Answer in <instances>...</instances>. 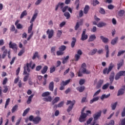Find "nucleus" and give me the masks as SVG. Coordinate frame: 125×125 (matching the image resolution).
Instances as JSON below:
<instances>
[{
  "mask_svg": "<svg viewBox=\"0 0 125 125\" xmlns=\"http://www.w3.org/2000/svg\"><path fill=\"white\" fill-rule=\"evenodd\" d=\"M17 29H22L23 28V25L20 23H18V24H17L16 25Z\"/></svg>",
  "mask_w": 125,
  "mask_h": 125,
  "instance_id": "e2e57ef3",
  "label": "nucleus"
},
{
  "mask_svg": "<svg viewBox=\"0 0 125 125\" xmlns=\"http://www.w3.org/2000/svg\"><path fill=\"white\" fill-rule=\"evenodd\" d=\"M83 70H80L79 72H78V77H82V76H83Z\"/></svg>",
  "mask_w": 125,
  "mask_h": 125,
  "instance_id": "680f3d73",
  "label": "nucleus"
},
{
  "mask_svg": "<svg viewBox=\"0 0 125 125\" xmlns=\"http://www.w3.org/2000/svg\"><path fill=\"white\" fill-rule=\"evenodd\" d=\"M117 105H118V102H115L111 104V108L112 110H115L117 107Z\"/></svg>",
  "mask_w": 125,
  "mask_h": 125,
  "instance_id": "c9c22d12",
  "label": "nucleus"
},
{
  "mask_svg": "<svg viewBox=\"0 0 125 125\" xmlns=\"http://www.w3.org/2000/svg\"><path fill=\"white\" fill-rule=\"evenodd\" d=\"M96 52H97V49H94L89 53V54L90 55H94Z\"/></svg>",
  "mask_w": 125,
  "mask_h": 125,
  "instance_id": "f704fd0d",
  "label": "nucleus"
},
{
  "mask_svg": "<svg viewBox=\"0 0 125 125\" xmlns=\"http://www.w3.org/2000/svg\"><path fill=\"white\" fill-rule=\"evenodd\" d=\"M27 15V11L24 10L23 12H22L20 18L21 19H22L24 16H26Z\"/></svg>",
  "mask_w": 125,
  "mask_h": 125,
  "instance_id": "e433bc0d",
  "label": "nucleus"
},
{
  "mask_svg": "<svg viewBox=\"0 0 125 125\" xmlns=\"http://www.w3.org/2000/svg\"><path fill=\"white\" fill-rule=\"evenodd\" d=\"M41 120L42 119L41 118V117L37 116L33 119V122L34 124H39V123L41 122Z\"/></svg>",
  "mask_w": 125,
  "mask_h": 125,
  "instance_id": "dca6fc26",
  "label": "nucleus"
},
{
  "mask_svg": "<svg viewBox=\"0 0 125 125\" xmlns=\"http://www.w3.org/2000/svg\"><path fill=\"white\" fill-rule=\"evenodd\" d=\"M48 67L47 66H44L43 69L41 71L42 74H44L46 72H47V69Z\"/></svg>",
  "mask_w": 125,
  "mask_h": 125,
  "instance_id": "cd10ccee",
  "label": "nucleus"
},
{
  "mask_svg": "<svg viewBox=\"0 0 125 125\" xmlns=\"http://www.w3.org/2000/svg\"><path fill=\"white\" fill-rule=\"evenodd\" d=\"M46 34L48 35V39H51L53 37L54 31L53 29H48L46 31Z\"/></svg>",
  "mask_w": 125,
  "mask_h": 125,
  "instance_id": "9d476101",
  "label": "nucleus"
},
{
  "mask_svg": "<svg viewBox=\"0 0 125 125\" xmlns=\"http://www.w3.org/2000/svg\"><path fill=\"white\" fill-rule=\"evenodd\" d=\"M60 100V97H56L52 101V104H55L56 103H57V102H59Z\"/></svg>",
  "mask_w": 125,
  "mask_h": 125,
  "instance_id": "a878e982",
  "label": "nucleus"
},
{
  "mask_svg": "<svg viewBox=\"0 0 125 125\" xmlns=\"http://www.w3.org/2000/svg\"><path fill=\"white\" fill-rule=\"evenodd\" d=\"M30 111V108L28 107L27 108H26L23 112V114H22V116L23 117H25V116H26V115H27V114H28V113H29V111Z\"/></svg>",
  "mask_w": 125,
  "mask_h": 125,
  "instance_id": "473e14b6",
  "label": "nucleus"
},
{
  "mask_svg": "<svg viewBox=\"0 0 125 125\" xmlns=\"http://www.w3.org/2000/svg\"><path fill=\"white\" fill-rule=\"evenodd\" d=\"M123 65H124V60H122L121 61H120V62H119L118 64V67L117 69L118 70H120V68H121V67H122V66H123Z\"/></svg>",
  "mask_w": 125,
  "mask_h": 125,
  "instance_id": "c85d7f7f",
  "label": "nucleus"
},
{
  "mask_svg": "<svg viewBox=\"0 0 125 125\" xmlns=\"http://www.w3.org/2000/svg\"><path fill=\"white\" fill-rule=\"evenodd\" d=\"M23 75H26L23 78V82H27V81H28V79H29V76L30 75V74L27 73L26 66L24 67V71L23 73Z\"/></svg>",
  "mask_w": 125,
  "mask_h": 125,
  "instance_id": "6e6552de",
  "label": "nucleus"
},
{
  "mask_svg": "<svg viewBox=\"0 0 125 125\" xmlns=\"http://www.w3.org/2000/svg\"><path fill=\"white\" fill-rule=\"evenodd\" d=\"M120 78H121V75L119 74V73H118L116 74V75L115 76V79L117 81V80H119V79H120Z\"/></svg>",
  "mask_w": 125,
  "mask_h": 125,
  "instance_id": "052dcab7",
  "label": "nucleus"
},
{
  "mask_svg": "<svg viewBox=\"0 0 125 125\" xmlns=\"http://www.w3.org/2000/svg\"><path fill=\"white\" fill-rule=\"evenodd\" d=\"M110 94H108L107 95H106V94H103L101 96L100 99H101V100H104V99H106L108 98L109 97Z\"/></svg>",
  "mask_w": 125,
  "mask_h": 125,
  "instance_id": "6ab92c4d",
  "label": "nucleus"
},
{
  "mask_svg": "<svg viewBox=\"0 0 125 125\" xmlns=\"http://www.w3.org/2000/svg\"><path fill=\"white\" fill-rule=\"evenodd\" d=\"M75 103H76V101L75 100H73L72 101H67L66 105H70L69 106L73 107L74 105H75Z\"/></svg>",
  "mask_w": 125,
  "mask_h": 125,
  "instance_id": "f3484780",
  "label": "nucleus"
},
{
  "mask_svg": "<svg viewBox=\"0 0 125 125\" xmlns=\"http://www.w3.org/2000/svg\"><path fill=\"white\" fill-rule=\"evenodd\" d=\"M62 12H65V11H69L71 13H72V9L71 8L66 6L62 8Z\"/></svg>",
  "mask_w": 125,
  "mask_h": 125,
  "instance_id": "4468645a",
  "label": "nucleus"
},
{
  "mask_svg": "<svg viewBox=\"0 0 125 125\" xmlns=\"http://www.w3.org/2000/svg\"><path fill=\"white\" fill-rule=\"evenodd\" d=\"M99 96H94L93 98L90 101V104H92L94 102H96V101H98L99 100Z\"/></svg>",
  "mask_w": 125,
  "mask_h": 125,
  "instance_id": "ddd939ff",
  "label": "nucleus"
},
{
  "mask_svg": "<svg viewBox=\"0 0 125 125\" xmlns=\"http://www.w3.org/2000/svg\"><path fill=\"white\" fill-rule=\"evenodd\" d=\"M54 87V83H53V82H52L50 83L49 85V90H51V91H53Z\"/></svg>",
  "mask_w": 125,
  "mask_h": 125,
  "instance_id": "4be33fe9",
  "label": "nucleus"
},
{
  "mask_svg": "<svg viewBox=\"0 0 125 125\" xmlns=\"http://www.w3.org/2000/svg\"><path fill=\"white\" fill-rule=\"evenodd\" d=\"M125 52V50L119 51L118 53L117 56H121V55H122V54H124Z\"/></svg>",
  "mask_w": 125,
  "mask_h": 125,
  "instance_id": "3c124183",
  "label": "nucleus"
},
{
  "mask_svg": "<svg viewBox=\"0 0 125 125\" xmlns=\"http://www.w3.org/2000/svg\"><path fill=\"white\" fill-rule=\"evenodd\" d=\"M111 72L108 68H105L103 71L104 75H108Z\"/></svg>",
  "mask_w": 125,
  "mask_h": 125,
  "instance_id": "b1692460",
  "label": "nucleus"
},
{
  "mask_svg": "<svg viewBox=\"0 0 125 125\" xmlns=\"http://www.w3.org/2000/svg\"><path fill=\"white\" fill-rule=\"evenodd\" d=\"M62 36V31L61 30H58L57 33V37L59 38Z\"/></svg>",
  "mask_w": 125,
  "mask_h": 125,
  "instance_id": "c03bdc74",
  "label": "nucleus"
},
{
  "mask_svg": "<svg viewBox=\"0 0 125 125\" xmlns=\"http://www.w3.org/2000/svg\"><path fill=\"white\" fill-rule=\"evenodd\" d=\"M7 53H8V58H9V59L11 58V56H10V53H11L10 51H9L7 52V50L5 49L4 51H3L2 55L0 54V62L2 61L1 59H4V58H5V57H6V55H7Z\"/></svg>",
  "mask_w": 125,
  "mask_h": 125,
  "instance_id": "7ed1b4c3",
  "label": "nucleus"
},
{
  "mask_svg": "<svg viewBox=\"0 0 125 125\" xmlns=\"http://www.w3.org/2000/svg\"><path fill=\"white\" fill-rule=\"evenodd\" d=\"M80 58H81V56H79V55L75 54V61H79L80 60Z\"/></svg>",
  "mask_w": 125,
  "mask_h": 125,
  "instance_id": "09e8293b",
  "label": "nucleus"
},
{
  "mask_svg": "<svg viewBox=\"0 0 125 125\" xmlns=\"http://www.w3.org/2000/svg\"><path fill=\"white\" fill-rule=\"evenodd\" d=\"M18 109V105H15L12 109V113H14Z\"/></svg>",
  "mask_w": 125,
  "mask_h": 125,
  "instance_id": "4c0bfd02",
  "label": "nucleus"
},
{
  "mask_svg": "<svg viewBox=\"0 0 125 125\" xmlns=\"http://www.w3.org/2000/svg\"><path fill=\"white\" fill-rule=\"evenodd\" d=\"M89 9V6L88 5H86L85 8H84V14H86L87 12H88V10Z\"/></svg>",
  "mask_w": 125,
  "mask_h": 125,
  "instance_id": "37998d69",
  "label": "nucleus"
},
{
  "mask_svg": "<svg viewBox=\"0 0 125 125\" xmlns=\"http://www.w3.org/2000/svg\"><path fill=\"white\" fill-rule=\"evenodd\" d=\"M9 102H10V99L8 98L6 100L5 104V108L8 106V104H9Z\"/></svg>",
  "mask_w": 125,
  "mask_h": 125,
  "instance_id": "8fccbe9b",
  "label": "nucleus"
},
{
  "mask_svg": "<svg viewBox=\"0 0 125 125\" xmlns=\"http://www.w3.org/2000/svg\"><path fill=\"white\" fill-rule=\"evenodd\" d=\"M88 38V36L86 34V29H84L82 32L81 40L83 41H86V40H87Z\"/></svg>",
  "mask_w": 125,
  "mask_h": 125,
  "instance_id": "0eeeda50",
  "label": "nucleus"
},
{
  "mask_svg": "<svg viewBox=\"0 0 125 125\" xmlns=\"http://www.w3.org/2000/svg\"><path fill=\"white\" fill-rule=\"evenodd\" d=\"M96 39V36L94 34H92L89 36L88 42H93Z\"/></svg>",
  "mask_w": 125,
  "mask_h": 125,
  "instance_id": "2eb2a0df",
  "label": "nucleus"
},
{
  "mask_svg": "<svg viewBox=\"0 0 125 125\" xmlns=\"http://www.w3.org/2000/svg\"><path fill=\"white\" fill-rule=\"evenodd\" d=\"M86 64L85 63H83L81 65V68L80 70H82V72L83 74H90V71L86 69Z\"/></svg>",
  "mask_w": 125,
  "mask_h": 125,
  "instance_id": "39448f33",
  "label": "nucleus"
},
{
  "mask_svg": "<svg viewBox=\"0 0 125 125\" xmlns=\"http://www.w3.org/2000/svg\"><path fill=\"white\" fill-rule=\"evenodd\" d=\"M50 95V93L49 92H45L43 93L42 95V97H45L43 99L44 101H47L48 102H50L52 100L51 97L48 96Z\"/></svg>",
  "mask_w": 125,
  "mask_h": 125,
  "instance_id": "f03ea898",
  "label": "nucleus"
},
{
  "mask_svg": "<svg viewBox=\"0 0 125 125\" xmlns=\"http://www.w3.org/2000/svg\"><path fill=\"white\" fill-rule=\"evenodd\" d=\"M76 38H73L71 42V47H74V46H75V44H76Z\"/></svg>",
  "mask_w": 125,
  "mask_h": 125,
  "instance_id": "2f4dec72",
  "label": "nucleus"
},
{
  "mask_svg": "<svg viewBox=\"0 0 125 125\" xmlns=\"http://www.w3.org/2000/svg\"><path fill=\"white\" fill-rule=\"evenodd\" d=\"M118 74L120 75L121 77H122V76H125V71H120L118 72Z\"/></svg>",
  "mask_w": 125,
  "mask_h": 125,
  "instance_id": "4d7b16f0",
  "label": "nucleus"
},
{
  "mask_svg": "<svg viewBox=\"0 0 125 125\" xmlns=\"http://www.w3.org/2000/svg\"><path fill=\"white\" fill-rule=\"evenodd\" d=\"M114 66H115V65H114V64L113 63H111L109 64V66L108 67V69H109V70L110 71H112V69H113V68H114Z\"/></svg>",
  "mask_w": 125,
  "mask_h": 125,
  "instance_id": "5fc2aeb1",
  "label": "nucleus"
},
{
  "mask_svg": "<svg viewBox=\"0 0 125 125\" xmlns=\"http://www.w3.org/2000/svg\"><path fill=\"white\" fill-rule=\"evenodd\" d=\"M100 12L101 13V14H105V10L104 9L102 8H100Z\"/></svg>",
  "mask_w": 125,
  "mask_h": 125,
  "instance_id": "0e129e2a",
  "label": "nucleus"
},
{
  "mask_svg": "<svg viewBox=\"0 0 125 125\" xmlns=\"http://www.w3.org/2000/svg\"><path fill=\"white\" fill-rule=\"evenodd\" d=\"M108 86H109V83H106V84H105L103 86L102 88L104 90L107 89V88L108 87Z\"/></svg>",
  "mask_w": 125,
  "mask_h": 125,
  "instance_id": "6e6d98bb",
  "label": "nucleus"
},
{
  "mask_svg": "<svg viewBox=\"0 0 125 125\" xmlns=\"http://www.w3.org/2000/svg\"><path fill=\"white\" fill-rule=\"evenodd\" d=\"M124 89H120L119 90L118 92V96H120V95H122V94H124Z\"/></svg>",
  "mask_w": 125,
  "mask_h": 125,
  "instance_id": "a19ab883",
  "label": "nucleus"
},
{
  "mask_svg": "<svg viewBox=\"0 0 125 125\" xmlns=\"http://www.w3.org/2000/svg\"><path fill=\"white\" fill-rule=\"evenodd\" d=\"M114 7H115V6L112 4H110L107 6V8L110 10L113 9Z\"/></svg>",
  "mask_w": 125,
  "mask_h": 125,
  "instance_id": "69168bd1",
  "label": "nucleus"
},
{
  "mask_svg": "<svg viewBox=\"0 0 125 125\" xmlns=\"http://www.w3.org/2000/svg\"><path fill=\"white\" fill-rule=\"evenodd\" d=\"M70 82H71V79H68L65 81V82L62 81V85H67V84H68V83H69Z\"/></svg>",
  "mask_w": 125,
  "mask_h": 125,
  "instance_id": "c756f323",
  "label": "nucleus"
},
{
  "mask_svg": "<svg viewBox=\"0 0 125 125\" xmlns=\"http://www.w3.org/2000/svg\"><path fill=\"white\" fill-rule=\"evenodd\" d=\"M4 89L3 90V92L4 93H6L8 90V87L6 85L3 86Z\"/></svg>",
  "mask_w": 125,
  "mask_h": 125,
  "instance_id": "a18cd8bd",
  "label": "nucleus"
},
{
  "mask_svg": "<svg viewBox=\"0 0 125 125\" xmlns=\"http://www.w3.org/2000/svg\"><path fill=\"white\" fill-rule=\"evenodd\" d=\"M64 16H65V17H66V19L67 20L70 19V17H71V15L68 12L64 13Z\"/></svg>",
  "mask_w": 125,
  "mask_h": 125,
  "instance_id": "ea45409f",
  "label": "nucleus"
},
{
  "mask_svg": "<svg viewBox=\"0 0 125 125\" xmlns=\"http://www.w3.org/2000/svg\"><path fill=\"white\" fill-rule=\"evenodd\" d=\"M42 68V67L41 65H38L36 68V71H40Z\"/></svg>",
  "mask_w": 125,
  "mask_h": 125,
  "instance_id": "338daca9",
  "label": "nucleus"
},
{
  "mask_svg": "<svg viewBox=\"0 0 125 125\" xmlns=\"http://www.w3.org/2000/svg\"><path fill=\"white\" fill-rule=\"evenodd\" d=\"M26 70L28 73H30V68L31 67V69L33 70L36 67V64L33 63V62H31L29 63H27L26 66H25Z\"/></svg>",
  "mask_w": 125,
  "mask_h": 125,
  "instance_id": "423d86ee",
  "label": "nucleus"
},
{
  "mask_svg": "<svg viewBox=\"0 0 125 125\" xmlns=\"http://www.w3.org/2000/svg\"><path fill=\"white\" fill-rule=\"evenodd\" d=\"M37 57L38 58H39V53L38 52H36L34 55H33V56L32 57V59L33 60H34V59H36V58H37Z\"/></svg>",
  "mask_w": 125,
  "mask_h": 125,
  "instance_id": "79ce46f5",
  "label": "nucleus"
},
{
  "mask_svg": "<svg viewBox=\"0 0 125 125\" xmlns=\"http://www.w3.org/2000/svg\"><path fill=\"white\" fill-rule=\"evenodd\" d=\"M34 94H31L30 96L28 97V100L26 102L27 104H30L31 102H32V99H33V97H34Z\"/></svg>",
  "mask_w": 125,
  "mask_h": 125,
  "instance_id": "a211bd4d",
  "label": "nucleus"
},
{
  "mask_svg": "<svg viewBox=\"0 0 125 125\" xmlns=\"http://www.w3.org/2000/svg\"><path fill=\"white\" fill-rule=\"evenodd\" d=\"M58 6H59V7L60 8L62 9V8H63V7H64V3H63V2H59L58 4Z\"/></svg>",
  "mask_w": 125,
  "mask_h": 125,
  "instance_id": "49530a36",
  "label": "nucleus"
},
{
  "mask_svg": "<svg viewBox=\"0 0 125 125\" xmlns=\"http://www.w3.org/2000/svg\"><path fill=\"white\" fill-rule=\"evenodd\" d=\"M32 30H33V23H31L30 26L28 27V33L30 34L29 35L27 39V41H30V40H31V38H32V37L34 36V32L32 31Z\"/></svg>",
  "mask_w": 125,
  "mask_h": 125,
  "instance_id": "20e7f679",
  "label": "nucleus"
},
{
  "mask_svg": "<svg viewBox=\"0 0 125 125\" xmlns=\"http://www.w3.org/2000/svg\"><path fill=\"white\" fill-rule=\"evenodd\" d=\"M9 46L10 48H12L13 49H17V45L15 43H12V42H10L9 43Z\"/></svg>",
  "mask_w": 125,
  "mask_h": 125,
  "instance_id": "f8f14e48",
  "label": "nucleus"
},
{
  "mask_svg": "<svg viewBox=\"0 0 125 125\" xmlns=\"http://www.w3.org/2000/svg\"><path fill=\"white\" fill-rule=\"evenodd\" d=\"M53 72H55V66H53L50 68V73H53Z\"/></svg>",
  "mask_w": 125,
  "mask_h": 125,
  "instance_id": "bf43d9fd",
  "label": "nucleus"
},
{
  "mask_svg": "<svg viewBox=\"0 0 125 125\" xmlns=\"http://www.w3.org/2000/svg\"><path fill=\"white\" fill-rule=\"evenodd\" d=\"M63 105H64V102L62 101L58 104L56 105L55 106L56 108H61V107L63 106Z\"/></svg>",
  "mask_w": 125,
  "mask_h": 125,
  "instance_id": "7c9ffc66",
  "label": "nucleus"
},
{
  "mask_svg": "<svg viewBox=\"0 0 125 125\" xmlns=\"http://www.w3.org/2000/svg\"><path fill=\"white\" fill-rule=\"evenodd\" d=\"M124 14H125V11L121 10L119 11V16H124Z\"/></svg>",
  "mask_w": 125,
  "mask_h": 125,
  "instance_id": "13d9d810",
  "label": "nucleus"
},
{
  "mask_svg": "<svg viewBox=\"0 0 125 125\" xmlns=\"http://www.w3.org/2000/svg\"><path fill=\"white\" fill-rule=\"evenodd\" d=\"M103 83H104V81L101 80L99 81L98 84L97 85V88H100V87H101V85H102V84H103Z\"/></svg>",
  "mask_w": 125,
  "mask_h": 125,
  "instance_id": "412c9836",
  "label": "nucleus"
},
{
  "mask_svg": "<svg viewBox=\"0 0 125 125\" xmlns=\"http://www.w3.org/2000/svg\"><path fill=\"white\" fill-rule=\"evenodd\" d=\"M101 117V111L100 110L99 111L95 113L93 115L94 121H97L99 118Z\"/></svg>",
  "mask_w": 125,
  "mask_h": 125,
  "instance_id": "9b49d317",
  "label": "nucleus"
},
{
  "mask_svg": "<svg viewBox=\"0 0 125 125\" xmlns=\"http://www.w3.org/2000/svg\"><path fill=\"white\" fill-rule=\"evenodd\" d=\"M77 89L79 91V92H83V91L84 90V86H82L80 87H78L77 88Z\"/></svg>",
  "mask_w": 125,
  "mask_h": 125,
  "instance_id": "72a5a7b5",
  "label": "nucleus"
},
{
  "mask_svg": "<svg viewBox=\"0 0 125 125\" xmlns=\"http://www.w3.org/2000/svg\"><path fill=\"white\" fill-rule=\"evenodd\" d=\"M86 107H84L81 111V115L79 117V121L80 123H83V122H85L86 121V117H87V114L84 113V110Z\"/></svg>",
  "mask_w": 125,
  "mask_h": 125,
  "instance_id": "f257e3e1",
  "label": "nucleus"
},
{
  "mask_svg": "<svg viewBox=\"0 0 125 125\" xmlns=\"http://www.w3.org/2000/svg\"><path fill=\"white\" fill-rule=\"evenodd\" d=\"M66 49V47L65 45H62L61 47L59 48V50H61V51H64Z\"/></svg>",
  "mask_w": 125,
  "mask_h": 125,
  "instance_id": "864d4df0",
  "label": "nucleus"
},
{
  "mask_svg": "<svg viewBox=\"0 0 125 125\" xmlns=\"http://www.w3.org/2000/svg\"><path fill=\"white\" fill-rule=\"evenodd\" d=\"M93 25H97V27L99 28H102V27H104V26L107 25V23L103 22H100L98 24H97V22L95 21L93 22Z\"/></svg>",
  "mask_w": 125,
  "mask_h": 125,
  "instance_id": "1a4fd4ad",
  "label": "nucleus"
},
{
  "mask_svg": "<svg viewBox=\"0 0 125 125\" xmlns=\"http://www.w3.org/2000/svg\"><path fill=\"white\" fill-rule=\"evenodd\" d=\"M114 77H115V73L111 72V75L109 77L110 82L113 83V81H114Z\"/></svg>",
  "mask_w": 125,
  "mask_h": 125,
  "instance_id": "bb28decb",
  "label": "nucleus"
},
{
  "mask_svg": "<svg viewBox=\"0 0 125 125\" xmlns=\"http://www.w3.org/2000/svg\"><path fill=\"white\" fill-rule=\"evenodd\" d=\"M100 39L101 40H102L103 42H104V43H107V42H109V39H108L104 37V36H101L100 37Z\"/></svg>",
  "mask_w": 125,
  "mask_h": 125,
  "instance_id": "aec40b11",
  "label": "nucleus"
},
{
  "mask_svg": "<svg viewBox=\"0 0 125 125\" xmlns=\"http://www.w3.org/2000/svg\"><path fill=\"white\" fill-rule=\"evenodd\" d=\"M63 54H64V52H63V51L61 50L58 51L57 52V55H58V56H59L60 55H63Z\"/></svg>",
  "mask_w": 125,
  "mask_h": 125,
  "instance_id": "603ef678",
  "label": "nucleus"
},
{
  "mask_svg": "<svg viewBox=\"0 0 125 125\" xmlns=\"http://www.w3.org/2000/svg\"><path fill=\"white\" fill-rule=\"evenodd\" d=\"M121 125H125V118L121 120Z\"/></svg>",
  "mask_w": 125,
  "mask_h": 125,
  "instance_id": "774afa93",
  "label": "nucleus"
},
{
  "mask_svg": "<svg viewBox=\"0 0 125 125\" xmlns=\"http://www.w3.org/2000/svg\"><path fill=\"white\" fill-rule=\"evenodd\" d=\"M68 59H69V56H67L66 57L62 59V64H65V63H67V61H68Z\"/></svg>",
  "mask_w": 125,
  "mask_h": 125,
  "instance_id": "58836bf2",
  "label": "nucleus"
},
{
  "mask_svg": "<svg viewBox=\"0 0 125 125\" xmlns=\"http://www.w3.org/2000/svg\"><path fill=\"white\" fill-rule=\"evenodd\" d=\"M38 16V14L37 13H35L33 15L31 21H30V24H32V23H33L34 22V21H35V20H36V19L37 18V17Z\"/></svg>",
  "mask_w": 125,
  "mask_h": 125,
  "instance_id": "393cba45",
  "label": "nucleus"
},
{
  "mask_svg": "<svg viewBox=\"0 0 125 125\" xmlns=\"http://www.w3.org/2000/svg\"><path fill=\"white\" fill-rule=\"evenodd\" d=\"M92 120H93V118H89L87 121L86 123L85 124V125H90V123L92 122Z\"/></svg>",
  "mask_w": 125,
  "mask_h": 125,
  "instance_id": "de8ad7c7",
  "label": "nucleus"
},
{
  "mask_svg": "<svg viewBox=\"0 0 125 125\" xmlns=\"http://www.w3.org/2000/svg\"><path fill=\"white\" fill-rule=\"evenodd\" d=\"M118 40H119V38L118 37H116L115 38L113 39L111 42V44H112V45H114V44H116V43H117V42H118Z\"/></svg>",
  "mask_w": 125,
  "mask_h": 125,
  "instance_id": "5701e85b",
  "label": "nucleus"
}]
</instances>
